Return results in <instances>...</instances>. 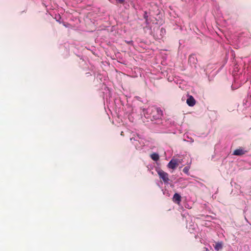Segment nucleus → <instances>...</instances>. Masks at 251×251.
<instances>
[{"mask_svg": "<svg viewBox=\"0 0 251 251\" xmlns=\"http://www.w3.org/2000/svg\"><path fill=\"white\" fill-rule=\"evenodd\" d=\"M247 151H245L243 149L239 148L233 151V154L234 155H242L244 154Z\"/></svg>", "mask_w": 251, "mask_h": 251, "instance_id": "20e7f679", "label": "nucleus"}, {"mask_svg": "<svg viewBox=\"0 0 251 251\" xmlns=\"http://www.w3.org/2000/svg\"><path fill=\"white\" fill-rule=\"evenodd\" d=\"M189 167H185L183 168V172L186 174H188V172H189Z\"/></svg>", "mask_w": 251, "mask_h": 251, "instance_id": "1a4fd4ad", "label": "nucleus"}, {"mask_svg": "<svg viewBox=\"0 0 251 251\" xmlns=\"http://www.w3.org/2000/svg\"><path fill=\"white\" fill-rule=\"evenodd\" d=\"M189 61L190 62H192L194 64H195L197 61V59L194 55H191L189 57Z\"/></svg>", "mask_w": 251, "mask_h": 251, "instance_id": "6e6552de", "label": "nucleus"}, {"mask_svg": "<svg viewBox=\"0 0 251 251\" xmlns=\"http://www.w3.org/2000/svg\"><path fill=\"white\" fill-rule=\"evenodd\" d=\"M173 201L177 204H179L181 201V196L177 193H175L173 198Z\"/></svg>", "mask_w": 251, "mask_h": 251, "instance_id": "7ed1b4c3", "label": "nucleus"}, {"mask_svg": "<svg viewBox=\"0 0 251 251\" xmlns=\"http://www.w3.org/2000/svg\"><path fill=\"white\" fill-rule=\"evenodd\" d=\"M186 103L189 106H193L196 103V100L192 96H190L186 100Z\"/></svg>", "mask_w": 251, "mask_h": 251, "instance_id": "39448f33", "label": "nucleus"}, {"mask_svg": "<svg viewBox=\"0 0 251 251\" xmlns=\"http://www.w3.org/2000/svg\"><path fill=\"white\" fill-rule=\"evenodd\" d=\"M151 158L154 161H157L159 159V155L156 153H153L151 155Z\"/></svg>", "mask_w": 251, "mask_h": 251, "instance_id": "0eeeda50", "label": "nucleus"}, {"mask_svg": "<svg viewBox=\"0 0 251 251\" xmlns=\"http://www.w3.org/2000/svg\"><path fill=\"white\" fill-rule=\"evenodd\" d=\"M178 163L176 160L172 159L168 163L167 166L169 168L175 169L178 166Z\"/></svg>", "mask_w": 251, "mask_h": 251, "instance_id": "f03ea898", "label": "nucleus"}, {"mask_svg": "<svg viewBox=\"0 0 251 251\" xmlns=\"http://www.w3.org/2000/svg\"><path fill=\"white\" fill-rule=\"evenodd\" d=\"M159 177L163 180L165 183H168L169 181L168 174L164 171L160 170L157 171Z\"/></svg>", "mask_w": 251, "mask_h": 251, "instance_id": "f257e3e1", "label": "nucleus"}, {"mask_svg": "<svg viewBox=\"0 0 251 251\" xmlns=\"http://www.w3.org/2000/svg\"><path fill=\"white\" fill-rule=\"evenodd\" d=\"M118 1L120 3H123L124 2V0H118Z\"/></svg>", "mask_w": 251, "mask_h": 251, "instance_id": "9d476101", "label": "nucleus"}, {"mask_svg": "<svg viewBox=\"0 0 251 251\" xmlns=\"http://www.w3.org/2000/svg\"><path fill=\"white\" fill-rule=\"evenodd\" d=\"M214 249L216 251H219L223 248V243L221 242H216L215 245H214Z\"/></svg>", "mask_w": 251, "mask_h": 251, "instance_id": "423d86ee", "label": "nucleus"}]
</instances>
